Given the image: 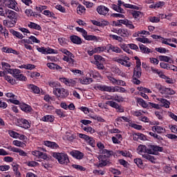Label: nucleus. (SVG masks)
Masks as SVG:
<instances>
[{
  "label": "nucleus",
  "instance_id": "f257e3e1",
  "mask_svg": "<svg viewBox=\"0 0 177 177\" xmlns=\"http://www.w3.org/2000/svg\"><path fill=\"white\" fill-rule=\"evenodd\" d=\"M102 154L98 156L97 158L100 161V163L97 165V168H103L109 164L107 158H110L113 156V151H109L108 149H102Z\"/></svg>",
  "mask_w": 177,
  "mask_h": 177
},
{
  "label": "nucleus",
  "instance_id": "f03ea898",
  "mask_svg": "<svg viewBox=\"0 0 177 177\" xmlns=\"http://www.w3.org/2000/svg\"><path fill=\"white\" fill-rule=\"evenodd\" d=\"M52 156L54 158L57 160L59 164L62 165H67L70 162V159H68V156L67 153L53 152Z\"/></svg>",
  "mask_w": 177,
  "mask_h": 177
},
{
  "label": "nucleus",
  "instance_id": "7ed1b4c3",
  "mask_svg": "<svg viewBox=\"0 0 177 177\" xmlns=\"http://www.w3.org/2000/svg\"><path fill=\"white\" fill-rule=\"evenodd\" d=\"M158 151L162 152L164 151V148L162 147H160L158 145H149L148 146L147 153L152 154L153 156H157Z\"/></svg>",
  "mask_w": 177,
  "mask_h": 177
},
{
  "label": "nucleus",
  "instance_id": "20e7f679",
  "mask_svg": "<svg viewBox=\"0 0 177 177\" xmlns=\"http://www.w3.org/2000/svg\"><path fill=\"white\" fill-rule=\"evenodd\" d=\"M53 93L55 96H57V97H67L68 96V91L66 90L64 88H56V90H53Z\"/></svg>",
  "mask_w": 177,
  "mask_h": 177
},
{
  "label": "nucleus",
  "instance_id": "39448f33",
  "mask_svg": "<svg viewBox=\"0 0 177 177\" xmlns=\"http://www.w3.org/2000/svg\"><path fill=\"white\" fill-rule=\"evenodd\" d=\"M5 6L9 8L10 9H13V10H19L17 7V1L16 0H4L3 2Z\"/></svg>",
  "mask_w": 177,
  "mask_h": 177
},
{
  "label": "nucleus",
  "instance_id": "423d86ee",
  "mask_svg": "<svg viewBox=\"0 0 177 177\" xmlns=\"http://www.w3.org/2000/svg\"><path fill=\"white\" fill-rule=\"evenodd\" d=\"M77 136L80 139H84L86 142H88V145L91 146V147H95V140L92 137H89V136H86L83 133H77Z\"/></svg>",
  "mask_w": 177,
  "mask_h": 177
},
{
  "label": "nucleus",
  "instance_id": "0eeeda50",
  "mask_svg": "<svg viewBox=\"0 0 177 177\" xmlns=\"http://www.w3.org/2000/svg\"><path fill=\"white\" fill-rule=\"evenodd\" d=\"M106 104L111 107H113V109H115L118 113H124V108L122 106L118 104V103L114 101H107Z\"/></svg>",
  "mask_w": 177,
  "mask_h": 177
},
{
  "label": "nucleus",
  "instance_id": "6e6552de",
  "mask_svg": "<svg viewBox=\"0 0 177 177\" xmlns=\"http://www.w3.org/2000/svg\"><path fill=\"white\" fill-rule=\"evenodd\" d=\"M4 17H7L8 19H10V20H16L17 12L7 8Z\"/></svg>",
  "mask_w": 177,
  "mask_h": 177
},
{
  "label": "nucleus",
  "instance_id": "1a4fd4ad",
  "mask_svg": "<svg viewBox=\"0 0 177 177\" xmlns=\"http://www.w3.org/2000/svg\"><path fill=\"white\" fill-rule=\"evenodd\" d=\"M17 122L21 127L24 128L25 129H28L31 127V124L30 122H28V120L24 119V118H19L17 120Z\"/></svg>",
  "mask_w": 177,
  "mask_h": 177
},
{
  "label": "nucleus",
  "instance_id": "9d476101",
  "mask_svg": "<svg viewBox=\"0 0 177 177\" xmlns=\"http://www.w3.org/2000/svg\"><path fill=\"white\" fill-rule=\"evenodd\" d=\"M128 60H129V57H122V59H117L116 62L124 67H131V63Z\"/></svg>",
  "mask_w": 177,
  "mask_h": 177
},
{
  "label": "nucleus",
  "instance_id": "9b49d317",
  "mask_svg": "<svg viewBox=\"0 0 177 177\" xmlns=\"http://www.w3.org/2000/svg\"><path fill=\"white\" fill-rule=\"evenodd\" d=\"M110 10L109 8L104 6H99L97 8V12L99 15H102V16H106Z\"/></svg>",
  "mask_w": 177,
  "mask_h": 177
},
{
  "label": "nucleus",
  "instance_id": "f8f14e48",
  "mask_svg": "<svg viewBox=\"0 0 177 177\" xmlns=\"http://www.w3.org/2000/svg\"><path fill=\"white\" fill-rule=\"evenodd\" d=\"M115 32L121 37L129 36V31L127 28L115 29Z\"/></svg>",
  "mask_w": 177,
  "mask_h": 177
},
{
  "label": "nucleus",
  "instance_id": "ddd939ff",
  "mask_svg": "<svg viewBox=\"0 0 177 177\" xmlns=\"http://www.w3.org/2000/svg\"><path fill=\"white\" fill-rule=\"evenodd\" d=\"M70 154L77 160H82L84 158V153L80 151H72Z\"/></svg>",
  "mask_w": 177,
  "mask_h": 177
},
{
  "label": "nucleus",
  "instance_id": "4468645a",
  "mask_svg": "<svg viewBox=\"0 0 177 177\" xmlns=\"http://www.w3.org/2000/svg\"><path fill=\"white\" fill-rule=\"evenodd\" d=\"M149 150V148H147V147H146L145 145H139L137 151L138 154H140V156H142L143 157V156H145V154H146V153H147V151Z\"/></svg>",
  "mask_w": 177,
  "mask_h": 177
},
{
  "label": "nucleus",
  "instance_id": "2eb2a0df",
  "mask_svg": "<svg viewBox=\"0 0 177 177\" xmlns=\"http://www.w3.org/2000/svg\"><path fill=\"white\" fill-rule=\"evenodd\" d=\"M70 39L73 44H75V45H81L82 44V39L81 37L77 36V35H72L70 37Z\"/></svg>",
  "mask_w": 177,
  "mask_h": 177
},
{
  "label": "nucleus",
  "instance_id": "dca6fc26",
  "mask_svg": "<svg viewBox=\"0 0 177 177\" xmlns=\"http://www.w3.org/2000/svg\"><path fill=\"white\" fill-rule=\"evenodd\" d=\"M108 52L109 50H111L112 52H114L115 53H122V50L120 47L113 46L112 44H108L107 46Z\"/></svg>",
  "mask_w": 177,
  "mask_h": 177
},
{
  "label": "nucleus",
  "instance_id": "f3484780",
  "mask_svg": "<svg viewBox=\"0 0 177 177\" xmlns=\"http://www.w3.org/2000/svg\"><path fill=\"white\" fill-rule=\"evenodd\" d=\"M157 100H158V102H160L161 107H165V109H169V105L171 104V102H169V101L163 98H157Z\"/></svg>",
  "mask_w": 177,
  "mask_h": 177
},
{
  "label": "nucleus",
  "instance_id": "a211bd4d",
  "mask_svg": "<svg viewBox=\"0 0 177 177\" xmlns=\"http://www.w3.org/2000/svg\"><path fill=\"white\" fill-rule=\"evenodd\" d=\"M10 151H13V153H19V156L21 157L27 156V153H26V151L17 147H11Z\"/></svg>",
  "mask_w": 177,
  "mask_h": 177
},
{
  "label": "nucleus",
  "instance_id": "6ab92c4d",
  "mask_svg": "<svg viewBox=\"0 0 177 177\" xmlns=\"http://www.w3.org/2000/svg\"><path fill=\"white\" fill-rule=\"evenodd\" d=\"M19 107L22 111H24L25 113H31V111H32V108H31V106L26 104H21Z\"/></svg>",
  "mask_w": 177,
  "mask_h": 177
},
{
  "label": "nucleus",
  "instance_id": "aec40b11",
  "mask_svg": "<svg viewBox=\"0 0 177 177\" xmlns=\"http://www.w3.org/2000/svg\"><path fill=\"white\" fill-rule=\"evenodd\" d=\"M3 23V25L6 26V27H8V28H10L16 26V19H11V21L4 20Z\"/></svg>",
  "mask_w": 177,
  "mask_h": 177
},
{
  "label": "nucleus",
  "instance_id": "412c9836",
  "mask_svg": "<svg viewBox=\"0 0 177 177\" xmlns=\"http://www.w3.org/2000/svg\"><path fill=\"white\" fill-rule=\"evenodd\" d=\"M28 27H29V28H32V30L42 31V28L41 27V26L34 22H29V24H28Z\"/></svg>",
  "mask_w": 177,
  "mask_h": 177
},
{
  "label": "nucleus",
  "instance_id": "4be33fe9",
  "mask_svg": "<svg viewBox=\"0 0 177 177\" xmlns=\"http://www.w3.org/2000/svg\"><path fill=\"white\" fill-rule=\"evenodd\" d=\"M8 73L11 74L14 78H16L19 74H21V71L17 68L8 69Z\"/></svg>",
  "mask_w": 177,
  "mask_h": 177
},
{
  "label": "nucleus",
  "instance_id": "5701e85b",
  "mask_svg": "<svg viewBox=\"0 0 177 177\" xmlns=\"http://www.w3.org/2000/svg\"><path fill=\"white\" fill-rule=\"evenodd\" d=\"M139 48L140 51L142 52V53H146L147 55H149V53H151L153 51H151V49L146 47V46L140 44H139Z\"/></svg>",
  "mask_w": 177,
  "mask_h": 177
},
{
  "label": "nucleus",
  "instance_id": "b1692460",
  "mask_svg": "<svg viewBox=\"0 0 177 177\" xmlns=\"http://www.w3.org/2000/svg\"><path fill=\"white\" fill-rule=\"evenodd\" d=\"M142 77V68H134L133 78H140Z\"/></svg>",
  "mask_w": 177,
  "mask_h": 177
},
{
  "label": "nucleus",
  "instance_id": "393cba45",
  "mask_svg": "<svg viewBox=\"0 0 177 177\" xmlns=\"http://www.w3.org/2000/svg\"><path fill=\"white\" fill-rule=\"evenodd\" d=\"M44 145L47 147H50V149H57L59 148V145L56 144L55 142L51 141H44Z\"/></svg>",
  "mask_w": 177,
  "mask_h": 177
},
{
  "label": "nucleus",
  "instance_id": "a878e982",
  "mask_svg": "<svg viewBox=\"0 0 177 177\" xmlns=\"http://www.w3.org/2000/svg\"><path fill=\"white\" fill-rule=\"evenodd\" d=\"M161 95H175V91L171 88L164 87L162 90Z\"/></svg>",
  "mask_w": 177,
  "mask_h": 177
},
{
  "label": "nucleus",
  "instance_id": "bb28decb",
  "mask_svg": "<svg viewBox=\"0 0 177 177\" xmlns=\"http://www.w3.org/2000/svg\"><path fill=\"white\" fill-rule=\"evenodd\" d=\"M28 89H30V91H32V92H33V93H39V92H41V90L39 89V87L34 85V84H28Z\"/></svg>",
  "mask_w": 177,
  "mask_h": 177
},
{
  "label": "nucleus",
  "instance_id": "cd10ccee",
  "mask_svg": "<svg viewBox=\"0 0 177 177\" xmlns=\"http://www.w3.org/2000/svg\"><path fill=\"white\" fill-rule=\"evenodd\" d=\"M2 52L4 53H13V55H17V51L9 47H3L1 48Z\"/></svg>",
  "mask_w": 177,
  "mask_h": 177
},
{
  "label": "nucleus",
  "instance_id": "c85d7f7f",
  "mask_svg": "<svg viewBox=\"0 0 177 177\" xmlns=\"http://www.w3.org/2000/svg\"><path fill=\"white\" fill-rule=\"evenodd\" d=\"M99 91H102V92H111V86H106V85H100L97 86Z\"/></svg>",
  "mask_w": 177,
  "mask_h": 177
},
{
  "label": "nucleus",
  "instance_id": "c756f323",
  "mask_svg": "<svg viewBox=\"0 0 177 177\" xmlns=\"http://www.w3.org/2000/svg\"><path fill=\"white\" fill-rule=\"evenodd\" d=\"M46 66L50 70H62V67L55 63H47Z\"/></svg>",
  "mask_w": 177,
  "mask_h": 177
},
{
  "label": "nucleus",
  "instance_id": "7c9ffc66",
  "mask_svg": "<svg viewBox=\"0 0 177 177\" xmlns=\"http://www.w3.org/2000/svg\"><path fill=\"white\" fill-rule=\"evenodd\" d=\"M41 120L44 122H53V121H55V116L53 115H47L44 116Z\"/></svg>",
  "mask_w": 177,
  "mask_h": 177
},
{
  "label": "nucleus",
  "instance_id": "2f4dec72",
  "mask_svg": "<svg viewBox=\"0 0 177 177\" xmlns=\"http://www.w3.org/2000/svg\"><path fill=\"white\" fill-rule=\"evenodd\" d=\"M80 82L83 85H88V84L93 82V80L89 77H83L82 79H80Z\"/></svg>",
  "mask_w": 177,
  "mask_h": 177
},
{
  "label": "nucleus",
  "instance_id": "473e14b6",
  "mask_svg": "<svg viewBox=\"0 0 177 177\" xmlns=\"http://www.w3.org/2000/svg\"><path fill=\"white\" fill-rule=\"evenodd\" d=\"M0 32L5 38H9V31L6 28L2 26V25L0 26Z\"/></svg>",
  "mask_w": 177,
  "mask_h": 177
},
{
  "label": "nucleus",
  "instance_id": "72a5a7b5",
  "mask_svg": "<svg viewBox=\"0 0 177 177\" xmlns=\"http://www.w3.org/2000/svg\"><path fill=\"white\" fill-rule=\"evenodd\" d=\"M122 23H123V24L130 30H133V28H135V26H133V24H132V21L128 19H124V21H122Z\"/></svg>",
  "mask_w": 177,
  "mask_h": 177
},
{
  "label": "nucleus",
  "instance_id": "f704fd0d",
  "mask_svg": "<svg viewBox=\"0 0 177 177\" xmlns=\"http://www.w3.org/2000/svg\"><path fill=\"white\" fill-rule=\"evenodd\" d=\"M152 131L157 132V133H164V132H165V129L161 127L160 126H153L152 127Z\"/></svg>",
  "mask_w": 177,
  "mask_h": 177
},
{
  "label": "nucleus",
  "instance_id": "c9c22d12",
  "mask_svg": "<svg viewBox=\"0 0 177 177\" xmlns=\"http://www.w3.org/2000/svg\"><path fill=\"white\" fill-rule=\"evenodd\" d=\"M137 102L140 106H141L144 109H146V107L149 106V104H147L146 101H145L143 99L140 97L137 98Z\"/></svg>",
  "mask_w": 177,
  "mask_h": 177
},
{
  "label": "nucleus",
  "instance_id": "e433bc0d",
  "mask_svg": "<svg viewBox=\"0 0 177 177\" xmlns=\"http://www.w3.org/2000/svg\"><path fill=\"white\" fill-rule=\"evenodd\" d=\"M150 153H145L142 155L143 158H145V160H148L149 161H151V162H154L156 161V158L154 156L149 155Z\"/></svg>",
  "mask_w": 177,
  "mask_h": 177
},
{
  "label": "nucleus",
  "instance_id": "4c0bfd02",
  "mask_svg": "<svg viewBox=\"0 0 177 177\" xmlns=\"http://www.w3.org/2000/svg\"><path fill=\"white\" fill-rule=\"evenodd\" d=\"M120 46L121 48V49H122L124 52H127V53H128L129 55H132V50H131V49H129V47H128V46H127V44H120Z\"/></svg>",
  "mask_w": 177,
  "mask_h": 177
},
{
  "label": "nucleus",
  "instance_id": "58836bf2",
  "mask_svg": "<svg viewBox=\"0 0 177 177\" xmlns=\"http://www.w3.org/2000/svg\"><path fill=\"white\" fill-rule=\"evenodd\" d=\"M48 85L51 88H53V91H56V89H59V86H60V83L57 82H50L48 83Z\"/></svg>",
  "mask_w": 177,
  "mask_h": 177
},
{
  "label": "nucleus",
  "instance_id": "ea45409f",
  "mask_svg": "<svg viewBox=\"0 0 177 177\" xmlns=\"http://www.w3.org/2000/svg\"><path fill=\"white\" fill-rule=\"evenodd\" d=\"M122 21H124V19H120L118 21H113L112 22V26L114 27H121L124 23Z\"/></svg>",
  "mask_w": 177,
  "mask_h": 177
},
{
  "label": "nucleus",
  "instance_id": "a19ab883",
  "mask_svg": "<svg viewBox=\"0 0 177 177\" xmlns=\"http://www.w3.org/2000/svg\"><path fill=\"white\" fill-rule=\"evenodd\" d=\"M158 59L160 62H165L166 63H169L171 57L165 55H160Z\"/></svg>",
  "mask_w": 177,
  "mask_h": 177
},
{
  "label": "nucleus",
  "instance_id": "79ce46f5",
  "mask_svg": "<svg viewBox=\"0 0 177 177\" xmlns=\"http://www.w3.org/2000/svg\"><path fill=\"white\" fill-rule=\"evenodd\" d=\"M11 34L14 35L15 37H17V38H19V39H23V35L20 33V32L12 30H10Z\"/></svg>",
  "mask_w": 177,
  "mask_h": 177
},
{
  "label": "nucleus",
  "instance_id": "37998d69",
  "mask_svg": "<svg viewBox=\"0 0 177 177\" xmlns=\"http://www.w3.org/2000/svg\"><path fill=\"white\" fill-rule=\"evenodd\" d=\"M112 9H113V10H115V12H118L119 13H125L124 9H122L121 7H119L115 4H113L112 6Z\"/></svg>",
  "mask_w": 177,
  "mask_h": 177
},
{
  "label": "nucleus",
  "instance_id": "c03bdc74",
  "mask_svg": "<svg viewBox=\"0 0 177 177\" xmlns=\"http://www.w3.org/2000/svg\"><path fill=\"white\" fill-rule=\"evenodd\" d=\"M134 162L138 167V168H143V160L140 158L134 159Z\"/></svg>",
  "mask_w": 177,
  "mask_h": 177
},
{
  "label": "nucleus",
  "instance_id": "a18cd8bd",
  "mask_svg": "<svg viewBox=\"0 0 177 177\" xmlns=\"http://www.w3.org/2000/svg\"><path fill=\"white\" fill-rule=\"evenodd\" d=\"M113 100H115V102H118V103H121V102H124V97L115 94L113 95Z\"/></svg>",
  "mask_w": 177,
  "mask_h": 177
},
{
  "label": "nucleus",
  "instance_id": "49530a36",
  "mask_svg": "<svg viewBox=\"0 0 177 177\" xmlns=\"http://www.w3.org/2000/svg\"><path fill=\"white\" fill-rule=\"evenodd\" d=\"M85 7L84 6L79 5L77 8V12L78 15H82V13H85Z\"/></svg>",
  "mask_w": 177,
  "mask_h": 177
},
{
  "label": "nucleus",
  "instance_id": "de8ad7c7",
  "mask_svg": "<svg viewBox=\"0 0 177 177\" xmlns=\"http://www.w3.org/2000/svg\"><path fill=\"white\" fill-rule=\"evenodd\" d=\"M59 51L64 53V55H66V56H71V57H74V55H73V53H71V52L68 51L66 48H61Z\"/></svg>",
  "mask_w": 177,
  "mask_h": 177
},
{
  "label": "nucleus",
  "instance_id": "09e8293b",
  "mask_svg": "<svg viewBox=\"0 0 177 177\" xmlns=\"http://www.w3.org/2000/svg\"><path fill=\"white\" fill-rule=\"evenodd\" d=\"M119 154H121L123 157H132V154L129 151H120Z\"/></svg>",
  "mask_w": 177,
  "mask_h": 177
},
{
  "label": "nucleus",
  "instance_id": "8fccbe9b",
  "mask_svg": "<svg viewBox=\"0 0 177 177\" xmlns=\"http://www.w3.org/2000/svg\"><path fill=\"white\" fill-rule=\"evenodd\" d=\"M138 90L142 93H151V91L150 89L145 87H138Z\"/></svg>",
  "mask_w": 177,
  "mask_h": 177
},
{
  "label": "nucleus",
  "instance_id": "3c124183",
  "mask_svg": "<svg viewBox=\"0 0 177 177\" xmlns=\"http://www.w3.org/2000/svg\"><path fill=\"white\" fill-rule=\"evenodd\" d=\"M73 168L77 169V171H86V168L80 165H72Z\"/></svg>",
  "mask_w": 177,
  "mask_h": 177
},
{
  "label": "nucleus",
  "instance_id": "603ef678",
  "mask_svg": "<svg viewBox=\"0 0 177 177\" xmlns=\"http://www.w3.org/2000/svg\"><path fill=\"white\" fill-rule=\"evenodd\" d=\"M94 50L95 53H101V52H104V50H106V47L104 46L95 47L94 48Z\"/></svg>",
  "mask_w": 177,
  "mask_h": 177
},
{
  "label": "nucleus",
  "instance_id": "864d4df0",
  "mask_svg": "<svg viewBox=\"0 0 177 177\" xmlns=\"http://www.w3.org/2000/svg\"><path fill=\"white\" fill-rule=\"evenodd\" d=\"M4 79L6 81H8V82H10V84H12V85H13V84L15 82V80L13 79V77L9 75H5Z\"/></svg>",
  "mask_w": 177,
  "mask_h": 177
},
{
  "label": "nucleus",
  "instance_id": "5fc2aeb1",
  "mask_svg": "<svg viewBox=\"0 0 177 177\" xmlns=\"http://www.w3.org/2000/svg\"><path fill=\"white\" fill-rule=\"evenodd\" d=\"M124 7L127 8V9H136V10L139 9V7H138L137 6H133V5L129 4V3H124Z\"/></svg>",
  "mask_w": 177,
  "mask_h": 177
},
{
  "label": "nucleus",
  "instance_id": "6e6d98bb",
  "mask_svg": "<svg viewBox=\"0 0 177 177\" xmlns=\"http://www.w3.org/2000/svg\"><path fill=\"white\" fill-rule=\"evenodd\" d=\"M1 66L3 68L7 70L8 73H9V70H12V68H10V64L6 62H1Z\"/></svg>",
  "mask_w": 177,
  "mask_h": 177
},
{
  "label": "nucleus",
  "instance_id": "4d7b16f0",
  "mask_svg": "<svg viewBox=\"0 0 177 177\" xmlns=\"http://www.w3.org/2000/svg\"><path fill=\"white\" fill-rule=\"evenodd\" d=\"M15 78H17L18 81H27V77L21 73H19Z\"/></svg>",
  "mask_w": 177,
  "mask_h": 177
},
{
  "label": "nucleus",
  "instance_id": "13d9d810",
  "mask_svg": "<svg viewBox=\"0 0 177 177\" xmlns=\"http://www.w3.org/2000/svg\"><path fill=\"white\" fill-rule=\"evenodd\" d=\"M94 59L95 62H106L105 59L99 55H94Z\"/></svg>",
  "mask_w": 177,
  "mask_h": 177
},
{
  "label": "nucleus",
  "instance_id": "bf43d9fd",
  "mask_svg": "<svg viewBox=\"0 0 177 177\" xmlns=\"http://www.w3.org/2000/svg\"><path fill=\"white\" fill-rule=\"evenodd\" d=\"M149 135H150V136H153V138L157 139L158 140H162V137L158 136V134H156L155 133L149 132Z\"/></svg>",
  "mask_w": 177,
  "mask_h": 177
},
{
  "label": "nucleus",
  "instance_id": "052dcab7",
  "mask_svg": "<svg viewBox=\"0 0 177 177\" xmlns=\"http://www.w3.org/2000/svg\"><path fill=\"white\" fill-rule=\"evenodd\" d=\"M149 20L151 21V23H159L160 18L158 17H150Z\"/></svg>",
  "mask_w": 177,
  "mask_h": 177
},
{
  "label": "nucleus",
  "instance_id": "680f3d73",
  "mask_svg": "<svg viewBox=\"0 0 177 177\" xmlns=\"http://www.w3.org/2000/svg\"><path fill=\"white\" fill-rule=\"evenodd\" d=\"M86 41H96L97 39V37L95 35H88L84 38Z\"/></svg>",
  "mask_w": 177,
  "mask_h": 177
},
{
  "label": "nucleus",
  "instance_id": "e2e57ef3",
  "mask_svg": "<svg viewBox=\"0 0 177 177\" xmlns=\"http://www.w3.org/2000/svg\"><path fill=\"white\" fill-rule=\"evenodd\" d=\"M55 113L60 118H64V117H66V115L63 113V111L61 109H57Z\"/></svg>",
  "mask_w": 177,
  "mask_h": 177
},
{
  "label": "nucleus",
  "instance_id": "0e129e2a",
  "mask_svg": "<svg viewBox=\"0 0 177 177\" xmlns=\"http://www.w3.org/2000/svg\"><path fill=\"white\" fill-rule=\"evenodd\" d=\"M75 84H77V82H75V80H73L71 79H68L67 82H66V85L68 86H74V85H75Z\"/></svg>",
  "mask_w": 177,
  "mask_h": 177
},
{
  "label": "nucleus",
  "instance_id": "69168bd1",
  "mask_svg": "<svg viewBox=\"0 0 177 177\" xmlns=\"http://www.w3.org/2000/svg\"><path fill=\"white\" fill-rule=\"evenodd\" d=\"M160 66L161 68H164L165 70H169V64L165 62H160Z\"/></svg>",
  "mask_w": 177,
  "mask_h": 177
},
{
  "label": "nucleus",
  "instance_id": "338daca9",
  "mask_svg": "<svg viewBox=\"0 0 177 177\" xmlns=\"http://www.w3.org/2000/svg\"><path fill=\"white\" fill-rule=\"evenodd\" d=\"M155 50H156V52H158L159 53H167V49L162 47L156 48Z\"/></svg>",
  "mask_w": 177,
  "mask_h": 177
},
{
  "label": "nucleus",
  "instance_id": "774afa93",
  "mask_svg": "<svg viewBox=\"0 0 177 177\" xmlns=\"http://www.w3.org/2000/svg\"><path fill=\"white\" fill-rule=\"evenodd\" d=\"M169 129L173 133H177V126L175 124H171L169 126Z\"/></svg>",
  "mask_w": 177,
  "mask_h": 177
}]
</instances>
